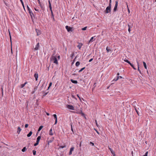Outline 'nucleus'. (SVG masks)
Segmentation results:
<instances>
[{
	"label": "nucleus",
	"instance_id": "nucleus-1",
	"mask_svg": "<svg viewBox=\"0 0 156 156\" xmlns=\"http://www.w3.org/2000/svg\"><path fill=\"white\" fill-rule=\"evenodd\" d=\"M111 4H110L109 5L107 6L105 11V14H107L111 12Z\"/></svg>",
	"mask_w": 156,
	"mask_h": 156
},
{
	"label": "nucleus",
	"instance_id": "nucleus-2",
	"mask_svg": "<svg viewBox=\"0 0 156 156\" xmlns=\"http://www.w3.org/2000/svg\"><path fill=\"white\" fill-rule=\"evenodd\" d=\"M51 61H52L56 65L58 64V62L56 56L52 55L51 57Z\"/></svg>",
	"mask_w": 156,
	"mask_h": 156
},
{
	"label": "nucleus",
	"instance_id": "nucleus-3",
	"mask_svg": "<svg viewBox=\"0 0 156 156\" xmlns=\"http://www.w3.org/2000/svg\"><path fill=\"white\" fill-rule=\"evenodd\" d=\"M48 4H49V7L50 8V11H51V17L52 18H54V15L53 13V12L52 11V7H51V3L50 0H48Z\"/></svg>",
	"mask_w": 156,
	"mask_h": 156
},
{
	"label": "nucleus",
	"instance_id": "nucleus-4",
	"mask_svg": "<svg viewBox=\"0 0 156 156\" xmlns=\"http://www.w3.org/2000/svg\"><path fill=\"white\" fill-rule=\"evenodd\" d=\"M66 28L68 32H73V30L72 29L73 28L68 26H66Z\"/></svg>",
	"mask_w": 156,
	"mask_h": 156
},
{
	"label": "nucleus",
	"instance_id": "nucleus-5",
	"mask_svg": "<svg viewBox=\"0 0 156 156\" xmlns=\"http://www.w3.org/2000/svg\"><path fill=\"white\" fill-rule=\"evenodd\" d=\"M118 1H115V4L113 10V12H115L117 10V6L118 5Z\"/></svg>",
	"mask_w": 156,
	"mask_h": 156
},
{
	"label": "nucleus",
	"instance_id": "nucleus-6",
	"mask_svg": "<svg viewBox=\"0 0 156 156\" xmlns=\"http://www.w3.org/2000/svg\"><path fill=\"white\" fill-rule=\"evenodd\" d=\"M66 107L68 108V109L72 110H74V108L73 107V106L71 105H66Z\"/></svg>",
	"mask_w": 156,
	"mask_h": 156
},
{
	"label": "nucleus",
	"instance_id": "nucleus-7",
	"mask_svg": "<svg viewBox=\"0 0 156 156\" xmlns=\"http://www.w3.org/2000/svg\"><path fill=\"white\" fill-rule=\"evenodd\" d=\"M30 15V16L31 19L32 20L33 19V17H34V15L31 11L29 12Z\"/></svg>",
	"mask_w": 156,
	"mask_h": 156
},
{
	"label": "nucleus",
	"instance_id": "nucleus-8",
	"mask_svg": "<svg viewBox=\"0 0 156 156\" xmlns=\"http://www.w3.org/2000/svg\"><path fill=\"white\" fill-rule=\"evenodd\" d=\"M41 81H40V83H39V84H38L37 86H35L34 87V90L31 93V94H34L35 93V91L37 90V88L38 86L39 85V84L40 83Z\"/></svg>",
	"mask_w": 156,
	"mask_h": 156
},
{
	"label": "nucleus",
	"instance_id": "nucleus-9",
	"mask_svg": "<svg viewBox=\"0 0 156 156\" xmlns=\"http://www.w3.org/2000/svg\"><path fill=\"white\" fill-rule=\"evenodd\" d=\"M74 147H72L70 148V151L69 154V155H71L72 154V152L74 150Z\"/></svg>",
	"mask_w": 156,
	"mask_h": 156
},
{
	"label": "nucleus",
	"instance_id": "nucleus-10",
	"mask_svg": "<svg viewBox=\"0 0 156 156\" xmlns=\"http://www.w3.org/2000/svg\"><path fill=\"white\" fill-rule=\"evenodd\" d=\"M39 43H38L36 46L35 48H34V50H37L39 49Z\"/></svg>",
	"mask_w": 156,
	"mask_h": 156
},
{
	"label": "nucleus",
	"instance_id": "nucleus-11",
	"mask_svg": "<svg viewBox=\"0 0 156 156\" xmlns=\"http://www.w3.org/2000/svg\"><path fill=\"white\" fill-rule=\"evenodd\" d=\"M35 30L37 33V36H38L41 34V31L39 29H36Z\"/></svg>",
	"mask_w": 156,
	"mask_h": 156
},
{
	"label": "nucleus",
	"instance_id": "nucleus-12",
	"mask_svg": "<svg viewBox=\"0 0 156 156\" xmlns=\"http://www.w3.org/2000/svg\"><path fill=\"white\" fill-rule=\"evenodd\" d=\"M34 77L35 78V80L36 81L37 80V79L38 78V73H36L34 74Z\"/></svg>",
	"mask_w": 156,
	"mask_h": 156
},
{
	"label": "nucleus",
	"instance_id": "nucleus-13",
	"mask_svg": "<svg viewBox=\"0 0 156 156\" xmlns=\"http://www.w3.org/2000/svg\"><path fill=\"white\" fill-rule=\"evenodd\" d=\"M83 45V44L82 43H79V44L77 45V47L79 48V49H80Z\"/></svg>",
	"mask_w": 156,
	"mask_h": 156
},
{
	"label": "nucleus",
	"instance_id": "nucleus-14",
	"mask_svg": "<svg viewBox=\"0 0 156 156\" xmlns=\"http://www.w3.org/2000/svg\"><path fill=\"white\" fill-rule=\"evenodd\" d=\"M108 149L110 151H111V153L113 155L115 154V152L109 147H108Z\"/></svg>",
	"mask_w": 156,
	"mask_h": 156
},
{
	"label": "nucleus",
	"instance_id": "nucleus-15",
	"mask_svg": "<svg viewBox=\"0 0 156 156\" xmlns=\"http://www.w3.org/2000/svg\"><path fill=\"white\" fill-rule=\"evenodd\" d=\"M70 81L73 83L74 84H76L78 83L77 81L76 80H73V79H71Z\"/></svg>",
	"mask_w": 156,
	"mask_h": 156
},
{
	"label": "nucleus",
	"instance_id": "nucleus-16",
	"mask_svg": "<svg viewBox=\"0 0 156 156\" xmlns=\"http://www.w3.org/2000/svg\"><path fill=\"white\" fill-rule=\"evenodd\" d=\"M49 134L51 136H52L53 135V133H52V128H51L49 130Z\"/></svg>",
	"mask_w": 156,
	"mask_h": 156
},
{
	"label": "nucleus",
	"instance_id": "nucleus-17",
	"mask_svg": "<svg viewBox=\"0 0 156 156\" xmlns=\"http://www.w3.org/2000/svg\"><path fill=\"white\" fill-rule=\"evenodd\" d=\"M32 134V131H30L29 132V133L27 134V136L28 137H30L31 135Z\"/></svg>",
	"mask_w": 156,
	"mask_h": 156
},
{
	"label": "nucleus",
	"instance_id": "nucleus-18",
	"mask_svg": "<svg viewBox=\"0 0 156 156\" xmlns=\"http://www.w3.org/2000/svg\"><path fill=\"white\" fill-rule=\"evenodd\" d=\"M134 108L135 109L136 112L137 113V114H138V115L139 116L140 115H139V112H138V111L136 108V107L135 105L134 106Z\"/></svg>",
	"mask_w": 156,
	"mask_h": 156
},
{
	"label": "nucleus",
	"instance_id": "nucleus-19",
	"mask_svg": "<svg viewBox=\"0 0 156 156\" xmlns=\"http://www.w3.org/2000/svg\"><path fill=\"white\" fill-rule=\"evenodd\" d=\"M106 50L107 52H108L109 51H111V50L110 49V48H109V47H108V46L106 48Z\"/></svg>",
	"mask_w": 156,
	"mask_h": 156
},
{
	"label": "nucleus",
	"instance_id": "nucleus-20",
	"mask_svg": "<svg viewBox=\"0 0 156 156\" xmlns=\"http://www.w3.org/2000/svg\"><path fill=\"white\" fill-rule=\"evenodd\" d=\"M21 130V129L20 128V127H18V128L17 133L18 134H19Z\"/></svg>",
	"mask_w": 156,
	"mask_h": 156
},
{
	"label": "nucleus",
	"instance_id": "nucleus-21",
	"mask_svg": "<svg viewBox=\"0 0 156 156\" xmlns=\"http://www.w3.org/2000/svg\"><path fill=\"white\" fill-rule=\"evenodd\" d=\"M128 28H131L133 26V24L131 23V25H129V24H128Z\"/></svg>",
	"mask_w": 156,
	"mask_h": 156
},
{
	"label": "nucleus",
	"instance_id": "nucleus-22",
	"mask_svg": "<svg viewBox=\"0 0 156 156\" xmlns=\"http://www.w3.org/2000/svg\"><path fill=\"white\" fill-rule=\"evenodd\" d=\"M143 64L144 66V67L146 69H147V65L146 63L144 62H143Z\"/></svg>",
	"mask_w": 156,
	"mask_h": 156
},
{
	"label": "nucleus",
	"instance_id": "nucleus-23",
	"mask_svg": "<svg viewBox=\"0 0 156 156\" xmlns=\"http://www.w3.org/2000/svg\"><path fill=\"white\" fill-rule=\"evenodd\" d=\"M137 64L138 65V71H139V73H141V71L140 70V69H139V63H138V62L137 61Z\"/></svg>",
	"mask_w": 156,
	"mask_h": 156
},
{
	"label": "nucleus",
	"instance_id": "nucleus-24",
	"mask_svg": "<svg viewBox=\"0 0 156 156\" xmlns=\"http://www.w3.org/2000/svg\"><path fill=\"white\" fill-rule=\"evenodd\" d=\"M43 126H40L39 128H38V132H39L42 129V128H43Z\"/></svg>",
	"mask_w": 156,
	"mask_h": 156
},
{
	"label": "nucleus",
	"instance_id": "nucleus-25",
	"mask_svg": "<svg viewBox=\"0 0 156 156\" xmlns=\"http://www.w3.org/2000/svg\"><path fill=\"white\" fill-rule=\"evenodd\" d=\"M80 62L79 61H77L76 62L75 65L77 67L80 65Z\"/></svg>",
	"mask_w": 156,
	"mask_h": 156
},
{
	"label": "nucleus",
	"instance_id": "nucleus-26",
	"mask_svg": "<svg viewBox=\"0 0 156 156\" xmlns=\"http://www.w3.org/2000/svg\"><path fill=\"white\" fill-rule=\"evenodd\" d=\"M40 7L41 8L42 10H44V5H41V4H40Z\"/></svg>",
	"mask_w": 156,
	"mask_h": 156
},
{
	"label": "nucleus",
	"instance_id": "nucleus-27",
	"mask_svg": "<svg viewBox=\"0 0 156 156\" xmlns=\"http://www.w3.org/2000/svg\"><path fill=\"white\" fill-rule=\"evenodd\" d=\"M129 65L131 66V67H132L134 69L136 70V68H135V67H134V66L133 65V64H132V63H131L129 64Z\"/></svg>",
	"mask_w": 156,
	"mask_h": 156
},
{
	"label": "nucleus",
	"instance_id": "nucleus-28",
	"mask_svg": "<svg viewBox=\"0 0 156 156\" xmlns=\"http://www.w3.org/2000/svg\"><path fill=\"white\" fill-rule=\"evenodd\" d=\"M94 37H91V38H90V40H89V43H90V42H93V39H94Z\"/></svg>",
	"mask_w": 156,
	"mask_h": 156
},
{
	"label": "nucleus",
	"instance_id": "nucleus-29",
	"mask_svg": "<svg viewBox=\"0 0 156 156\" xmlns=\"http://www.w3.org/2000/svg\"><path fill=\"white\" fill-rule=\"evenodd\" d=\"M27 149L26 147H24L22 150V151L23 152H24L26 151Z\"/></svg>",
	"mask_w": 156,
	"mask_h": 156
},
{
	"label": "nucleus",
	"instance_id": "nucleus-30",
	"mask_svg": "<svg viewBox=\"0 0 156 156\" xmlns=\"http://www.w3.org/2000/svg\"><path fill=\"white\" fill-rule=\"evenodd\" d=\"M21 2L22 4V5L23 6V7L24 10H25V6H24V5L23 1H21Z\"/></svg>",
	"mask_w": 156,
	"mask_h": 156
},
{
	"label": "nucleus",
	"instance_id": "nucleus-31",
	"mask_svg": "<svg viewBox=\"0 0 156 156\" xmlns=\"http://www.w3.org/2000/svg\"><path fill=\"white\" fill-rule=\"evenodd\" d=\"M119 79V76H117V77L116 78H115L114 79H113V81H117L118 79Z\"/></svg>",
	"mask_w": 156,
	"mask_h": 156
},
{
	"label": "nucleus",
	"instance_id": "nucleus-32",
	"mask_svg": "<svg viewBox=\"0 0 156 156\" xmlns=\"http://www.w3.org/2000/svg\"><path fill=\"white\" fill-rule=\"evenodd\" d=\"M47 141L48 142V145H49V144L50 143H51L53 141V140H49L48 141L47 140Z\"/></svg>",
	"mask_w": 156,
	"mask_h": 156
},
{
	"label": "nucleus",
	"instance_id": "nucleus-33",
	"mask_svg": "<svg viewBox=\"0 0 156 156\" xmlns=\"http://www.w3.org/2000/svg\"><path fill=\"white\" fill-rule=\"evenodd\" d=\"M85 67H84L81 68L80 70L79 71V72L80 73L83 70L85 69Z\"/></svg>",
	"mask_w": 156,
	"mask_h": 156
},
{
	"label": "nucleus",
	"instance_id": "nucleus-34",
	"mask_svg": "<svg viewBox=\"0 0 156 156\" xmlns=\"http://www.w3.org/2000/svg\"><path fill=\"white\" fill-rule=\"evenodd\" d=\"M124 61L127 62V63H129V64L131 63V62L127 59H125L124 60Z\"/></svg>",
	"mask_w": 156,
	"mask_h": 156
},
{
	"label": "nucleus",
	"instance_id": "nucleus-35",
	"mask_svg": "<svg viewBox=\"0 0 156 156\" xmlns=\"http://www.w3.org/2000/svg\"><path fill=\"white\" fill-rule=\"evenodd\" d=\"M66 147V145H64V146H59V148H63L65 147Z\"/></svg>",
	"mask_w": 156,
	"mask_h": 156
},
{
	"label": "nucleus",
	"instance_id": "nucleus-36",
	"mask_svg": "<svg viewBox=\"0 0 156 156\" xmlns=\"http://www.w3.org/2000/svg\"><path fill=\"white\" fill-rule=\"evenodd\" d=\"M53 116L55 119H57V115L56 114H54Z\"/></svg>",
	"mask_w": 156,
	"mask_h": 156
},
{
	"label": "nucleus",
	"instance_id": "nucleus-37",
	"mask_svg": "<svg viewBox=\"0 0 156 156\" xmlns=\"http://www.w3.org/2000/svg\"><path fill=\"white\" fill-rule=\"evenodd\" d=\"M87 27H85L83 28L82 29V30H86V29H87Z\"/></svg>",
	"mask_w": 156,
	"mask_h": 156
},
{
	"label": "nucleus",
	"instance_id": "nucleus-38",
	"mask_svg": "<svg viewBox=\"0 0 156 156\" xmlns=\"http://www.w3.org/2000/svg\"><path fill=\"white\" fill-rule=\"evenodd\" d=\"M33 154L34 155H36V151L35 150H33Z\"/></svg>",
	"mask_w": 156,
	"mask_h": 156
},
{
	"label": "nucleus",
	"instance_id": "nucleus-39",
	"mask_svg": "<svg viewBox=\"0 0 156 156\" xmlns=\"http://www.w3.org/2000/svg\"><path fill=\"white\" fill-rule=\"evenodd\" d=\"M41 138V136H39L37 137V140H40Z\"/></svg>",
	"mask_w": 156,
	"mask_h": 156
},
{
	"label": "nucleus",
	"instance_id": "nucleus-40",
	"mask_svg": "<svg viewBox=\"0 0 156 156\" xmlns=\"http://www.w3.org/2000/svg\"><path fill=\"white\" fill-rule=\"evenodd\" d=\"M48 93V92L46 93H44V94L43 95V97H45L46 95Z\"/></svg>",
	"mask_w": 156,
	"mask_h": 156
},
{
	"label": "nucleus",
	"instance_id": "nucleus-41",
	"mask_svg": "<svg viewBox=\"0 0 156 156\" xmlns=\"http://www.w3.org/2000/svg\"><path fill=\"white\" fill-rule=\"evenodd\" d=\"M74 56V52L71 55V57L72 58H73V57Z\"/></svg>",
	"mask_w": 156,
	"mask_h": 156
},
{
	"label": "nucleus",
	"instance_id": "nucleus-42",
	"mask_svg": "<svg viewBox=\"0 0 156 156\" xmlns=\"http://www.w3.org/2000/svg\"><path fill=\"white\" fill-rule=\"evenodd\" d=\"M148 151H147L144 155H143V156H147V154H148Z\"/></svg>",
	"mask_w": 156,
	"mask_h": 156
},
{
	"label": "nucleus",
	"instance_id": "nucleus-43",
	"mask_svg": "<svg viewBox=\"0 0 156 156\" xmlns=\"http://www.w3.org/2000/svg\"><path fill=\"white\" fill-rule=\"evenodd\" d=\"M27 8L28 10L29 11V12H30V11H31V9H30V8L28 6V5H27Z\"/></svg>",
	"mask_w": 156,
	"mask_h": 156
},
{
	"label": "nucleus",
	"instance_id": "nucleus-44",
	"mask_svg": "<svg viewBox=\"0 0 156 156\" xmlns=\"http://www.w3.org/2000/svg\"><path fill=\"white\" fill-rule=\"evenodd\" d=\"M25 85L24 84H23L21 85L20 87L21 88H23Z\"/></svg>",
	"mask_w": 156,
	"mask_h": 156
},
{
	"label": "nucleus",
	"instance_id": "nucleus-45",
	"mask_svg": "<svg viewBox=\"0 0 156 156\" xmlns=\"http://www.w3.org/2000/svg\"><path fill=\"white\" fill-rule=\"evenodd\" d=\"M90 144L92 146H94V144L93 142H90Z\"/></svg>",
	"mask_w": 156,
	"mask_h": 156
},
{
	"label": "nucleus",
	"instance_id": "nucleus-46",
	"mask_svg": "<svg viewBox=\"0 0 156 156\" xmlns=\"http://www.w3.org/2000/svg\"><path fill=\"white\" fill-rule=\"evenodd\" d=\"M44 83H43V84H42V86H41V87L40 88V90H41L42 89V88L43 87V85H44Z\"/></svg>",
	"mask_w": 156,
	"mask_h": 156
},
{
	"label": "nucleus",
	"instance_id": "nucleus-47",
	"mask_svg": "<svg viewBox=\"0 0 156 156\" xmlns=\"http://www.w3.org/2000/svg\"><path fill=\"white\" fill-rule=\"evenodd\" d=\"M80 114H81V115L82 116H85L84 114L82 112H81L80 113Z\"/></svg>",
	"mask_w": 156,
	"mask_h": 156
},
{
	"label": "nucleus",
	"instance_id": "nucleus-48",
	"mask_svg": "<svg viewBox=\"0 0 156 156\" xmlns=\"http://www.w3.org/2000/svg\"><path fill=\"white\" fill-rule=\"evenodd\" d=\"M72 123H71V130H72V132H73V127H72Z\"/></svg>",
	"mask_w": 156,
	"mask_h": 156
},
{
	"label": "nucleus",
	"instance_id": "nucleus-49",
	"mask_svg": "<svg viewBox=\"0 0 156 156\" xmlns=\"http://www.w3.org/2000/svg\"><path fill=\"white\" fill-rule=\"evenodd\" d=\"M28 124H26L25 125V127L26 128H27L28 127Z\"/></svg>",
	"mask_w": 156,
	"mask_h": 156
},
{
	"label": "nucleus",
	"instance_id": "nucleus-50",
	"mask_svg": "<svg viewBox=\"0 0 156 156\" xmlns=\"http://www.w3.org/2000/svg\"><path fill=\"white\" fill-rule=\"evenodd\" d=\"M38 144L37 143V142H36V143L34 144V146H37V145H38Z\"/></svg>",
	"mask_w": 156,
	"mask_h": 156
},
{
	"label": "nucleus",
	"instance_id": "nucleus-51",
	"mask_svg": "<svg viewBox=\"0 0 156 156\" xmlns=\"http://www.w3.org/2000/svg\"><path fill=\"white\" fill-rule=\"evenodd\" d=\"M72 97L73 98H74L76 100H77V99L75 98V96H74L73 95H72Z\"/></svg>",
	"mask_w": 156,
	"mask_h": 156
},
{
	"label": "nucleus",
	"instance_id": "nucleus-52",
	"mask_svg": "<svg viewBox=\"0 0 156 156\" xmlns=\"http://www.w3.org/2000/svg\"><path fill=\"white\" fill-rule=\"evenodd\" d=\"M57 119H55V121L54 124L55 125L57 123Z\"/></svg>",
	"mask_w": 156,
	"mask_h": 156
},
{
	"label": "nucleus",
	"instance_id": "nucleus-53",
	"mask_svg": "<svg viewBox=\"0 0 156 156\" xmlns=\"http://www.w3.org/2000/svg\"><path fill=\"white\" fill-rule=\"evenodd\" d=\"M93 58H91L89 60V62H91L93 60Z\"/></svg>",
	"mask_w": 156,
	"mask_h": 156
},
{
	"label": "nucleus",
	"instance_id": "nucleus-54",
	"mask_svg": "<svg viewBox=\"0 0 156 156\" xmlns=\"http://www.w3.org/2000/svg\"><path fill=\"white\" fill-rule=\"evenodd\" d=\"M52 85V83L51 82H50L49 84V87H51Z\"/></svg>",
	"mask_w": 156,
	"mask_h": 156
},
{
	"label": "nucleus",
	"instance_id": "nucleus-55",
	"mask_svg": "<svg viewBox=\"0 0 156 156\" xmlns=\"http://www.w3.org/2000/svg\"><path fill=\"white\" fill-rule=\"evenodd\" d=\"M77 57V55L76 56L75 58L73 60V62H74L75 61V59Z\"/></svg>",
	"mask_w": 156,
	"mask_h": 156
},
{
	"label": "nucleus",
	"instance_id": "nucleus-56",
	"mask_svg": "<svg viewBox=\"0 0 156 156\" xmlns=\"http://www.w3.org/2000/svg\"><path fill=\"white\" fill-rule=\"evenodd\" d=\"M95 121V122H96V125L98 127V126L99 125L97 124V121L96 120Z\"/></svg>",
	"mask_w": 156,
	"mask_h": 156
},
{
	"label": "nucleus",
	"instance_id": "nucleus-57",
	"mask_svg": "<svg viewBox=\"0 0 156 156\" xmlns=\"http://www.w3.org/2000/svg\"><path fill=\"white\" fill-rule=\"evenodd\" d=\"M95 130L96 131V132L98 134H99V133L96 129H95Z\"/></svg>",
	"mask_w": 156,
	"mask_h": 156
},
{
	"label": "nucleus",
	"instance_id": "nucleus-58",
	"mask_svg": "<svg viewBox=\"0 0 156 156\" xmlns=\"http://www.w3.org/2000/svg\"><path fill=\"white\" fill-rule=\"evenodd\" d=\"M130 29H131V28H128V31H129V33H130V31H131V30Z\"/></svg>",
	"mask_w": 156,
	"mask_h": 156
},
{
	"label": "nucleus",
	"instance_id": "nucleus-59",
	"mask_svg": "<svg viewBox=\"0 0 156 156\" xmlns=\"http://www.w3.org/2000/svg\"><path fill=\"white\" fill-rule=\"evenodd\" d=\"M119 78L122 79V78H123V77L121 76H119Z\"/></svg>",
	"mask_w": 156,
	"mask_h": 156
},
{
	"label": "nucleus",
	"instance_id": "nucleus-60",
	"mask_svg": "<svg viewBox=\"0 0 156 156\" xmlns=\"http://www.w3.org/2000/svg\"><path fill=\"white\" fill-rule=\"evenodd\" d=\"M40 140H37L36 142L37 143L39 144Z\"/></svg>",
	"mask_w": 156,
	"mask_h": 156
},
{
	"label": "nucleus",
	"instance_id": "nucleus-61",
	"mask_svg": "<svg viewBox=\"0 0 156 156\" xmlns=\"http://www.w3.org/2000/svg\"><path fill=\"white\" fill-rule=\"evenodd\" d=\"M40 140H37L36 142L37 143L39 144Z\"/></svg>",
	"mask_w": 156,
	"mask_h": 156
},
{
	"label": "nucleus",
	"instance_id": "nucleus-62",
	"mask_svg": "<svg viewBox=\"0 0 156 156\" xmlns=\"http://www.w3.org/2000/svg\"><path fill=\"white\" fill-rule=\"evenodd\" d=\"M34 9L35 11H38V9H36V8H34Z\"/></svg>",
	"mask_w": 156,
	"mask_h": 156
},
{
	"label": "nucleus",
	"instance_id": "nucleus-63",
	"mask_svg": "<svg viewBox=\"0 0 156 156\" xmlns=\"http://www.w3.org/2000/svg\"><path fill=\"white\" fill-rule=\"evenodd\" d=\"M96 83H94V85H93V86H94V87H96V85H95Z\"/></svg>",
	"mask_w": 156,
	"mask_h": 156
},
{
	"label": "nucleus",
	"instance_id": "nucleus-64",
	"mask_svg": "<svg viewBox=\"0 0 156 156\" xmlns=\"http://www.w3.org/2000/svg\"><path fill=\"white\" fill-rule=\"evenodd\" d=\"M57 58L59 59H60V56L59 55H58L57 56Z\"/></svg>",
	"mask_w": 156,
	"mask_h": 156
}]
</instances>
